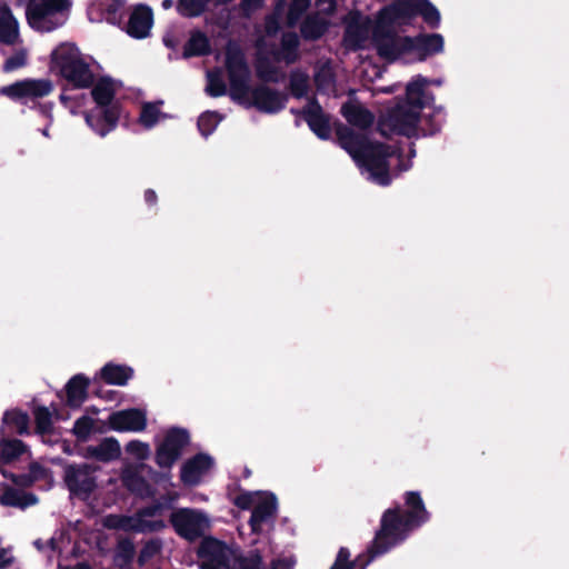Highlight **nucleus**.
<instances>
[{"instance_id": "f257e3e1", "label": "nucleus", "mask_w": 569, "mask_h": 569, "mask_svg": "<svg viewBox=\"0 0 569 569\" xmlns=\"http://www.w3.org/2000/svg\"><path fill=\"white\" fill-rule=\"evenodd\" d=\"M403 501L406 509L400 503H395L382 512L379 529L368 546L371 557L386 555L429 521L430 513L419 491H406Z\"/></svg>"}, {"instance_id": "f03ea898", "label": "nucleus", "mask_w": 569, "mask_h": 569, "mask_svg": "<svg viewBox=\"0 0 569 569\" xmlns=\"http://www.w3.org/2000/svg\"><path fill=\"white\" fill-rule=\"evenodd\" d=\"M431 81L420 74L412 78L406 87V98L389 108L380 118L378 130L381 136L389 138L396 133L409 139L419 138L420 112L435 102L432 92L426 90Z\"/></svg>"}, {"instance_id": "7ed1b4c3", "label": "nucleus", "mask_w": 569, "mask_h": 569, "mask_svg": "<svg viewBox=\"0 0 569 569\" xmlns=\"http://www.w3.org/2000/svg\"><path fill=\"white\" fill-rule=\"evenodd\" d=\"M92 86L91 96L96 108L87 112L84 119L97 134L106 137L118 126L122 111L121 102L114 99L116 89L111 78L102 77Z\"/></svg>"}, {"instance_id": "20e7f679", "label": "nucleus", "mask_w": 569, "mask_h": 569, "mask_svg": "<svg viewBox=\"0 0 569 569\" xmlns=\"http://www.w3.org/2000/svg\"><path fill=\"white\" fill-rule=\"evenodd\" d=\"M50 69L59 73L74 89H88L94 82L90 66L82 59L78 48L71 43H61L51 52Z\"/></svg>"}, {"instance_id": "39448f33", "label": "nucleus", "mask_w": 569, "mask_h": 569, "mask_svg": "<svg viewBox=\"0 0 569 569\" xmlns=\"http://www.w3.org/2000/svg\"><path fill=\"white\" fill-rule=\"evenodd\" d=\"M417 17L432 29L440 24V12L429 0H392L377 13V19L393 27L409 26Z\"/></svg>"}, {"instance_id": "423d86ee", "label": "nucleus", "mask_w": 569, "mask_h": 569, "mask_svg": "<svg viewBox=\"0 0 569 569\" xmlns=\"http://www.w3.org/2000/svg\"><path fill=\"white\" fill-rule=\"evenodd\" d=\"M226 69L230 84L229 97L238 104L248 107L250 100L248 94H251L250 88V68L246 60L244 53L236 48L228 49L226 53Z\"/></svg>"}, {"instance_id": "0eeeda50", "label": "nucleus", "mask_w": 569, "mask_h": 569, "mask_svg": "<svg viewBox=\"0 0 569 569\" xmlns=\"http://www.w3.org/2000/svg\"><path fill=\"white\" fill-rule=\"evenodd\" d=\"M401 157V150L387 143L371 141L363 153L357 160L380 186H388L391 182L389 158Z\"/></svg>"}, {"instance_id": "6e6552de", "label": "nucleus", "mask_w": 569, "mask_h": 569, "mask_svg": "<svg viewBox=\"0 0 569 569\" xmlns=\"http://www.w3.org/2000/svg\"><path fill=\"white\" fill-rule=\"evenodd\" d=\"M190 443V433L181 427H170L162 440L156 446L154 462L161 469L171 470L182 457L183 449Z\"/></svg>"}, {"instance_id": "1a4fd4ad", "label": "nucleus", "mask_w": 569, "mask_h": 569, "mask_svg": "<svg viewBox=\"0 0 569 569\" xmlns=\"http://www.w3.org/2000/svg\"><path fill=\"white\" fill-rule=\"evenodd\" d=\"M71 0H29L26 7L28 24L37 31L50 32L59 27L52 16L69 10Z\"/></svg>"}, {"instance_id": "9d476101", "label": "nucleus", "mask_w": 569, "mask_h": 569, "mask_svg": "<svg viewBox=\"0 0 569 569\" xmlns=\"http://www.w3.org/2000/svg\"><path fill=\"white\" fill-rule=\"evenodd\" d=\"M405 36H399L393 26L376 18V24L372 29V44L377 54L388 61L395 62L402 54L409 53L405 49Z\"/></svg>"}, {"instance_id": "9b49d317", "label": "nucleus", "mask_w": 569, "mask_h": 569, "mask_svg": "<svg viewBox=\"0 0 569 569\" xmlns=\"http://www.w3.org/2000/svg\"><path fill=\"white\" fill-rule=\"evenodd\" d=\"M98 466L91 463H71L64 467L63 481L71 495L88 498L97 488L94 472Z\"/></svg>"}, {"instance_id": "f8f14e48", "label": "nucleus", "mask_w": 569, "mask_h": 569, "mask_svg": "<svg viewBox=\"0 0 569 569\" xmlns=\"http://www.w3.org/2000/svg\"><path fill=\"white\" fill-rule=\"evenodd\" d=\"M169 522L179 537L194 541L203 535L208 519L201 511L180 508L170 515Z\"/></svg>"}, {"instance_id": "ddd939ff", "label": "nucleus", "mask_w": 569, "mask_h": 569, "mask_svg": "<svg viewBox=\"0 0 569 569\" xmlns=\"http://www.w3.org/2000/svg\"><path fill=\"white\" fill-rule=\"evenodd\" d=\"M53 90L49 79H24L0 88V94L11 100L40 99L49 96Z\"/></svg>"}, {"instance_id": "4468645a", "label": "nucleus", "mask_w": 569, "mask_h": 569, "mask_svg": "<svg viewBox=\"0 0 569 569\" xmlns=\"http://www.w3.org/2000/svg\"><path fill=\"white\" fill-rule=\"evenodd\" d=\"M197 555L202 569H230L226 543L213 537L203 538Z\"/></svg>"}, {"instance_id": "2eb2a0df", "label": "nucleus", "mask_w": 569, "mask_h": 569, "mask_svg": "<svg viewBox=\"0 0 569 569\" xmlns=\"http://www.w3.org/2000/svg\"><path fill=\"white\" fill-rule=\"evenodd\" d=\"M287 94L270 88L267 84H258L251 90V100L248 107H254L264 113H277L284 109Z\"/></svg>"}, {"instance_id": "dca6fc26", "label": "nucleus", "mask_w": 569, "mask_h": 569, "mask_svg": "<svg viewBox=\"0 0 569 569\" xmlns=\"http://www.w3.org/2000/svg\"><path fill=\"white\" fill-rule=\"evenodd\" d=\"M301 114L310 130L321 140H328L331 136L330 116L323 109L316 97L308 100Z\"/></svg>"}, {"instance_id": "f3484780", "label": "nucleus", "mask_w": 569, "mask_h": 569, "mask_svg": "<svg viewBox=\"0 0 569 569\" xmlns=\"http://www.w3.org/2000/svg\"><path fill=\"white\" fill-rule=\"evenodd\" d=\"M405 49L418 53L419 61L443 51V37L440 33H419L418 36H405Z\"/></svg>"}, {"instance_id": "a211bd4d", "label": "nucleus", "mask_w": 569, "mask_h": 569, "mask_svg": "<svg viewBox=\"0 0 569 569\" xmlns=\"http://www.w3.org/2000/svg\"><path fill=\"white\" fill-rule=\"evenodd\" d=\"M108 425L111 430L123 431H143L147 427L146 412L138 408H130L112 412L108 418Z\"/></svg>"}, {"instance_id": "6ab92c4d", "label": "nucleus", "mask_w": 569, "mask_h": 569, "mask_svg": "<svg viewBox=\"0 0 569 569\" xmlns=\"http://www.w3.org/2000/svg\"><path fill=\"white\" fill-rule=\"evenodd\" d=\"M335 128L339 146L357 161L371 140L367 134L356 132L353 129L341 122H337Z\"/></svg>"}, {"instance_id": "aec40b11", "label": "nucleus", "mask_w": 569, "mask_h": 569, "mask_svg": "<svg viewBox=\"0 0 569 569\" xmlns=\"http://www.w3.org/2000/svg\"><path fill=\"white\" fill-rule=\"evenodd\" d=\"M213 458L204 452H198L184 461L180 469V480L184 486H197L201 477L213 467Z\"/></svg>"}, {"instance_id": "412c9836", "label": "nucleus", "mask_w": 569, "mask_h": 569, "mask_svg": "<svg viewBox=\"0 0 569 569\" xmlns=\"http://www.w3.org/2000/svg\"><path fill=\"white\" fill-rule=\"evenodd\" d=\"M153 24L152 9L147 4H137L126 24V32L134 39H144L150 34Z\"/></svg>"}, {"instance_id": "4be33fe9", "label": "nucleus", "mask_w": 569, "mask_h": 569, "mask_svg": "<svg viewBox=\"0 0 569 569\" xmlns=\"http://www.w3.org/2000/svg\"><path fill=\"white\" fill-rule=\"evenodd\" d=\"M78 455L84 459H94L99 462L108 463L120 458L121 448L116 438L109 437L102 439L98 446L82 448Z\"/></svg>"}, {"instance_id": "5701e85b", "label": "nucleus", "mask_w": 569, "mask_h": 569, "mask_svg": "<svg viewBox=\"0 0 569 569\" xmlns=\"http://www.w3.org/2000/svg\"><path fill=\"white\" fill-rule=\"evenodd\" d=\"M24 455L31 456L28 445L8 435L4 428H0V463L11 465Z\"/></svg>"}, {"instance_id": "b1692460", "label": "nucleus", "mask_w": 569, "mask_h": 569, "mask_svg": "<svg viewBox=\"0 0 569 569\" xmlns=\"http://www.w3.org/2000/svg\"><path fill=\"white\" fill-rule=\"evenodd\" d=\"M277 506V497L269 492L252 508L249 526L253 533H259L262 523L276 516Z\"/></svg>"}, {"instance_id": "393cba45", "label": "nucleus", "mask_w": 569, "mask_h": 569, "mask_svg": "<svg viewBox=\"0 0 569 569\" xmlns=\"http://www.w3.org/2000/svg\"><path fill=\"white\" fill-rule=\"evenodd\" d=\"M340 113L347 122L359 129L366 130L373 124V113L358 101L348 100L341 106Z\"/></svg>"}, {"instance_id": "a878e982", "label": "nucleus", "mask_w": 569, "mask_h": 569, "mask_svg": "<svg viewBox=\"0 0 569 569\" xmlns=\"http://www.w3.org/2000/svg\"><path fill=\"white\" fill-rule=\"evenodd\" d=\"M19 38V23L10 7L4 0H0V42L13 46Z\"/></svg>"}, {"instance_id": "bb28decb", "label": "nucleus", "mask_w": 569, "mask_h": 569, "mask_svg": "<svg viewBox=\"0 0 569 569\" xmlns=\"http://www.w3.org/2000/svg\"><path fill=\"white\" fill-rule=\"evenodd\" d=\"M300 40L296 32L288 31L281 37L280 49L272 50L271 54L274 61H284L287 64L296 63L299 58Z\"/></svg>"}, {"instance_id": "cd10ccee", "label": "nucleus", "mask_w": 569, "mask_h": 569, "mask_svg": "<svg viewBox=\"0 0 569 569\" xmlns=\"http://www.w3.org/2000/svg\"><path fill=\"white\" fill-rule=\"evenodd\" d=\"M90 380L82 373L74 375L66 385V403L72 409L80 408L88 398Z\"/></svg>"}, {"instance_id": "c85d7f7f", "label": "nucleus", "mask_w": 569, "mask_h": 569, "mask_svg": "<svg viewBox=\"0 0 569 569\" xmlns=\"http://www.w3.org/2000/svg\"><path fill=\"white\" fill-rule=\"evenodd\" d=\"M30 417L21 409L7 410L2 417V427L10 436L13 433L19 436L30 435Z\"/></svg>"}, {"instance_id": "c756f323", "label": "nucleus", "mask_w": 569, "mask_h": 569, "mask_svg": "<svg viewBox=\"0 0 569 569\" xmlns=\"http://www.w3.org/2000/svg\"><path fill=\"white\" fill-rule=\"evenodd\" d=\"M330 22L319 13L308 14L300 24V34L306 41H317L329 30Z\"/></svg>"}, {"instance_id": "7c9ffc66", "label": "nucleus", "mask_w": 569, "mask_h": 569, "mask_svg": "<svg viewBox=\"0 0 569 569\" xmlns=\"http://www.w3.org/2000/svg\"><path fill=\"white\" fill-rule=\"evenodd\" d=\"M211 53V44L208 36L199 30H192L188 41L183 46L182 58L204 57Z\"/></svg>"}, {"instance_id": "2f4dec72", "label": "nucleus", "mask_w": 569, "mask_h": 569, "mask_svg": "<svg viewBox=\"0 0 569 569\" xmlns=\"http://www.w3.org/2000/svg\"><path fill=\"white\" fill-rule=\"evenodd\" d=\"M350 551L347 547H340L330 569H366L367 566L377 557H371L369 548L365 553L358 555L353 560L350 559Z\"/></svg>"}, {"instance_id": "473e14b6", "label": "nucleus", "mask_w": 569, "mask_h": 569, "mask_svg": "<svg viewBox=\"0 0 569 569\" xmlns=\"http://www.w3.org/2000/svg\"><path fill=\"white\" fill-rule=\"evenodd\" d=\"M133 369L127 365L106 363L100 369L101 379L108 385L126 386L133 377Z\"/></svg>"}, {"instance_id": "72a5a7b5", "label": "nucleus", "mask_w": 569, "mask_h": 569, "mask_svg": "<svg viewBox=\"0 0 569 569\" xmlns=\"http://www.w3.org/2000/svg\"><path fill=\"white\" fill-rule=\"evenodd\" d=\"M446 121V112L443 107H433L430 114L420 116L421 126H419L420 137H433L441 132L442 124Z\"/></svg>"}, {"instance_id": "f704fd0d", "label": "nucleus", "mask_w": 569, "mask_h": 569, "mask_svg": "<svg viewBox=\"0 0 569 569\" xmlns=\"http://www.w3.org/2000/svg\"><path fill=\"white\" fill-rule=\"evenodd\" d=\"M256 76L266 83H278L284 74L274 66L267 56L258 54L254 63Z\"/></svg>"}, {"instance_id": "c9c22d12", "label": "nucleus", "mask_w": 569, "mask_h": 569, "mask_svg": "<svg viewBox=\"0 0 569 569\" xmlns=\"http://www.w3.org/2000/svg\"><path fill=\"white\" fill-rule=\"evenodd\" d=\"M136 556L134 543L130 538H121L118 540L113 562L120 569H130Z\"/></svg>"}, {"instance_id": "e433bc0d", "label": "nucleus", "mask_w": 569, "mask_h": 569, "mask_svg": "<svg viewBox=\"0 0 569 569\" xmlns=\"http://www.w3.org/2000/svg\"><path fill=\"white\" fill-rule=\"evenodd\" d=\"M211 0H177L176 10L183 18H199L208 11Z\"/></svg>"}, {"instance_id": "4c0bfd02", "label": "nucleus", "mask_w": 569, "mask_h": 569, "mask_svg": "<svg viewBox=\"0 0 569 569\" xmlns=\"http://www.w3.org/2000/svg\"><path fill=\"white\" fill-rule=\"evenodd\" d=\"M123 483L130 492L140 498H151L154 496V488L138 473L124 476Z\"/></svg>"}, {"instance_id": "58836bf2", "label": "nucleus", "mask_w": 569, "mask_h": 569, "mask_svg": "<svg viewBox=\"0 0 569 569\" xmlns=\"http://www.w3.org/2000/svg\"><path fill=\"white\" fill-rule=\"evenodd\" d=\"M34 416V430L36 433L44 437L52 435L53 432V420L52 412L46 406H38L33 410Z\"/></svg>"}, {"instance_id": "ea45409f", "label": "nucleus", "mask_w": 569, "mask_h": 569, "mask_svg": "<svg viewBox=\"0 0 569 569\" xmlns=\"http://www.w3.org/2000/svg\"><path fill=\"white\" fill-rule=\"evenodd\" d=\"M289 89L293 98H305L309 90V76L300 69L292 70L289 74Z\"/></svg>"}, {"instance_id": "a19ab883", "label": "nucleus", "mask_w": 569, "mask_h": 569, "mask_svg": "<svg viewBox=\"0 0 569 569\" xmlns=\"http://www.w3.org/2000/svg\"><path fill=\"white\" fill-rule=\"evenodd\" d=\"M124 0H110L104 4L103 14L107 22L120 27L124 18Z\"/></svg>"}, {"instance_id": "79ce46f5", "label": "nucleus", "mask_w": 569, "mask_h": 569, "mask_svg": "<svg viewBox=\"0 0 569 569\" xmlns=\"http://www.w3.org/2000/svg\"><path fill=\"white\" fill-rule=\"evenodd\" d=\"M94 431V420L89 416H81L74 423L71 432L79 442H86Z\"/></svg>"}, {"instance_id": "37998d69", "label": "nucleus", "mask_w": 569, "mask_h": 569, "mask_svg": "<svg viewBox=\"0 0 569 569\" xmlns=\"http://www.w3.org/2000/svg\"><path fill=\"white\" fill-rule=\"evenodd\" d=\"M221 117L217 111H206L198 118V129L200 133L207 138L209 137L217 128Z\"/></svg>"}, {"instance_id": "c03bdc74", "label": "nucleus", "mask_w": 569, "mask_h": 569, "mask_svg": "<svg viewBox=\"0 0 569 569\" xmlns=\"http://www.w3.org/2000/svg\"><path fill=\"white\" fill-rule=\"evenodd\" d=\"M311 0H291L287 12V24L295 27L310 7Z\"/></svg>"}, {"instance_id": "a18cd8bd", "label": "nucleus", "mask_w": 569, "mask_h": 569, "mask_svg": "<svg viewBox=\"0 0 569 569\" xmlns=\"http://www.w3.org/2000/svg\"><path fill=\"white\" fill-rule=\"evenodd\" d=\"M160 109L157 103L146 102L141 108L139 122L147 129L154 127L159 120Z\"/></svg>"}, {"instance_id": "49530a36", "label": "nucleus", "mask_w": 569, "mask_h": 569, "mask_svg": "<svg viewBox=\"0 0 569 569\" xmlns=\"http://www.w3.org/2000/svg\"><path fill=\"white\" fill-rule=\"evenodd\" d=\"M162 549V541L159 538L148 540L141 548L138 556V563L140 567L144 566L150 559L160 553Z\"/></svg>"}, {"instance_id": "de8ad7c7", "label": "nucleus", "mask_w": 569, "mask_h": 569, "mask_svg": "<svg viewBox=\"0 0 569 569\" xmlns=\"http://www.w3.org/2000/svg\"><path fill=\"white\" fill-rule=\"evenodd\" d=\"M147 517L138 516L136 527H133V532L138 533H147V532H158L166 528V523L163 520H148Z\"/></svg>"}, {"instance_id": "09e8293b", "label": "nucleus", "mask_w": 569, "mask_h": 569, "mask_svg": "<svg viewBox=\"0 0 569 569\" xmlns=\"http://www.w3.org/2000/svg\"><path fill=\"white\" fill-rule=\"evenodd\" d=\"M238 569H263L262 556L259 550H250L248 555L240 556L236 559Z\"/></svg>"}, {"instance_id": "8fccbe9b", "label": "nucleus", "mask_w": 569, "mask_h": 569, "mask_svg": "<svg viewBox=\"0 0 569 569\" xmlns=\"http://www.w3.org/2000/svg\"><path fill=\"white\" fill-rule=\"evenodd\" d=\"M206 92L213 98L222 97L227 93V86L219 73H209Z\"/></svg>"}, {"instance_id": "3c124183", "label": "nucleus", "mask_w": 569, "mask_h": 569, "mask_svg": "<svg viewBox=\"0 0 569 569\" xmlns=\"http://www.w3.org/2000/svg\"><path fill=\"white\" fill-rule=\"evenodd\" d=\"M126 451L138 460H144L149 457L150 447L140 440H131L126 445Z\"/></svg>"}, {"instance_id": "603ef678", "label": "nucleus", "mask_w": 569, "mask_h": 569, "mask_svg": "<svg viewBox=\"0 0 569 569\" xmlns=\"http://www.w3.org/2000/svg\"><path fill=\"white\" fill-rule=\"evenodd\" d=\"M166 508H168V506L166 503L156 500L152 503L140 508L138 510V516L147 517V518L160 516Z\"/></svg>"}, {"instance_id": "864d4df0", "label": "nucleus", "mask_w": 569, "mask_h": 569, "mask_svg": "<svg viewBox=\"0 0 569 569\" xmlns=\"http://www.w3.org/2000/svg\"><path fill=\"white\" fill-rule=\"evenodd\" d=\"M21 491L14 489V488H8L4 490L2 496L0 497V502L3 506H10V507H19L21 505L20 497Z\"/></svg>"}, {"instance_id": "5fc2aeb1", "label": "nucleus", "mask_w": 569, "mask_h": 569, "mask_svg": "<svg viewBox=\"0 0 569 569\" xmlns=\"http://www.w3.org/2000/svg\"><path fill=\"white\" fill-rule=\"evenodd\" d=\"M257 495H258V492L257 493L248 492V491L241 492L240 495H238L234 498L233 505L241 510H249L253 506Z\"/></svg>"}, {"instance_id": "6e6d98bb", "label": "nucleus", "mask_w": 569, "mask_h": 569, "mask_svg": "<svg viewBox=\"0 0 569 569\" xmlns=\"http://www.w3.org/2000/svg\"><path fill=\"white\" fill-rule=\"evenodd\" d=\"M26 64V56L23 52H18L8 59H6L3 63V70L4 71H12L16 69H19Z\"/></svg>"}, {"instance_id": "4d7b16f0", "label": "nucleus", "mask_w": 569, "mask_h": 569, "mask_svg": "<svg viewBox=\"0 0 569 569\" xmlns=\"http://www.w3.org/2000/svg\"><path fill=\"white\" fill-rule=\"evenodd\" d=\"M117 520V525L114 527H119L120 530L133 532V527H136L137 513L132 517L130 516H119L114 518Z\"/></svg>"}, {"instance_id": "13d9d810", "label": "nucleus", "mask_w": 569, "mask_h": 569, "mask_svg": "<svg viewBox=\"0 0 569 569\" xmlns=\"http://www.w3.org/2000/svg\"><path fill=\"white\" fill-rule=\"evenodd\" d=\"M263 4V0H241L240 9L244 17H249L253 11L260 9Z\"/></svg>"}, {"instance_id": "bf43d9fd", "label": "nucleus", "mask_w": 569, "mask_h": 569, "mask_svg": "<svg viewBox=\"0 0 569 569\" xmlns=\"http://www.w3.org/2000/svg\"><path fill=\"white\" fill-rule=\"evenodd\" d=\"M47 473L48 470L39 462L33 461L29 465V475L32 477L33 482L40 479H44Z\"/></svg>"}, {"instance_id": "052dcab7", "label": "nucleus", "mask_w": 569, "mask_h": 569, "mask_svg": "<svg viewBox=\"0 0 569 569\" xmlns=\"http://www.w3.org/2000/svg\"><path fill=\"white\" fill-rule=\"evenodd\" d=\"M10 480L20 487H30L33 485L32 477L28 473H10Z\"/></svg>"}, {"instance_id": "680f3d73", "label": "nucleus", "mask_w": 569, "mask_h": 569, "mask_svg": "<svg viewBox=\"0 0 569 569\" xmlns=\"http://www.w3.org/2000/svg\"><path fill=\"white\" fill-rule=\"evenodd\" d=\"M280 29L279 21L276 17L269 16L264 22V30L268 36H276Z\"/></svg>"}, {"instance_id": "e2e57ef3", "label": "nucleus", "mask_w": 569, "mask_h": 569, "mask_svg": "<svg viewBox=\"0 0 569 569\" xmlns=\"http://www.w3.org/2000/svg\"><path fill=\"white\" fill-rule=\"evenodd\" d=\"M38 501V498L32 492H22L20 497L21 505L19 508H27L29 506L36 505Z\"/></svg>"}, {"instance_id": "0e129e2a", "label": "nucleus", "mask_w": 569, "mask_h": 569, "mask_svg": "<svg viewBox=\"0 0 569 569\" xmlns=\"http://www.w3.org/2000/svg\"><path fill=\"white\" fill-rule=\"evenodd\" d=\"M8 550L6 548H0V569L9 568L13 561V557H7Z\"/></svg>"}, {"instance_id": "69168bd1", "label": "nucleus", "mask_w": 569, "mask_h": 569, "mask_svg": "<svg viewBox=\"0 0 569 569\" xmlns=\"http://www.w3.org/2000/svg\"><path fill=\"white\" fill-rule=\"evenodd\" d=\"M144 201L149 204V206H154L158 201V196L156 193V191L153 189H147L144 191Z\"/></svg>"}, {"instance_id": "338daca9", "label": "nucleus", "mask_w": 569, "mask_h": 569, "mask_svg": "<svg viewBox=\"0 0 569 569\" xmlns=\"http://www.w3.org/2000/svg\"><path fill=\"white\" fill-rule=\"evenodd\" d=\"M325 3H328L329 4V8L326 10V13L327 14H332L336 10V0H316V4L318 7H321L323 6Z\"/></svg>"}, {"instance_id": "774afa93", "label": "nucleus", "mask_w": 569, "mask_h": 569, "mask_svg": "<svg viewBox=\"0 0 569 569\" xmlns=\"http://www.w3.org/2000/svg\"><path fill=\"white\" fill-rule=\"evenodd\" d=\"M63 569H91L87 562H78L73 568L66 567Z\"/></svg>"}]
</instances>
